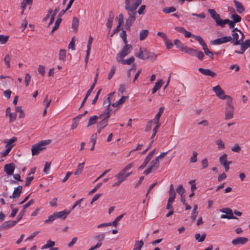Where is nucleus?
<instances>
[{
  "label": "nucleus",
  "mask_w": 250,
  "mask_h": 250,
  "mask_svg": "<svg viewBox=\"0 0 250 250\" xmlns=\"http://www.w3.org/2000/svg\"><path fill=\"white\" fill-rule=\"evenodd\" d=\"M176 11V8L174 6L167 7L163 9V11L167 14H169Z\"/></svg>",
  "instance_id": "nucleus-41"
},
{
  "label": "nucleus",
  "mask_w": 250,
  "mask_h": 250,
  "mask_svg": "<svg viewBox=\"0 0 250 250\" xmlns=\"http://www.w3.org/2000/svg\"><path fill=\"white\" fill-rule=\"evenodd\" d=\"M208 11L210 17L215 21L217 26L224 27L226 24L228 23L230 29L234 28L235 23L233 21H230L229 19L222 20L220 19V15L216 13L214 9H209Z\"/></svg>",
  "instance_id": "nucleus-1"
},
{
  "label": "nucleus",
  "mask_w": 250,
  "mask_h": 250,
  "mask_svg": "<svg viewBox=\"0 0 250 250\" xmlns=\"http://www.w3.org/2000/svg\"><path fill=\"white\" fill-rule=\"evenodd\" d=\"M233 2L238 13L241 14L245 11V8L241 2L236 0H234Z\"/></svg>",
  "instance_id": "nucleus-20"
},
{
  "label": "nucleus",
  "mask_w": 250,
  "mask_h": 250,
  "mask_svg": "<svg viewBox=\"0 0 250 250\" xmlns=\"http://www.w3.org/2000/svg\"><path fill=\"white\" fill-rule=\"evenodd\" d=\"M198 153L195 152L193 151L192 153V156L191 157L190 159V163H195L197 161V156Z\"/></svg>",
  "instance_id": "nucleus-61"
},
{
  "label": "nucleus",
  "mask_w": 250,
  "mask_h": 250,
  "mask_svg": "<svg viewBox=\"0 0 250 250\" xmlns=\"http://www.w3.org/2000/svg\"><path fill=\"white\" fill-rule=\"evenodd\" d=\"M99 118V117L96 115L91 116L88 120L87 127L95 125L97 123Z\"/></svg>",
  "instance_id": "nucleus-23"
},
{
  "label": "nucleus",
  "mask_w": 250,
  "mask_h": 250,
  "mask_svg": "<svg viewBox=\"0 0 250 250\" xmlns=\"http://www.w3.org/2000/svg\"><path fill=\"white\" fill-rule=\"evenodd\" d=\"M126 10L127 12V14L129 15V18H133L136 19V16L137 15L136 9L133 7H126Z\"/></svg>",
  "instance_id": "nucleus-19"
},
{
  "label": "nucleus",
  "mask_w": 250,
  "mask_h": 250,
  "mask_svg": "<svg viewBox=\"0 0 250 250\" xmlns=\"http://www.w3.org/2000/svg\"><path fill=\"white\" fill-rule=\"evenodd\" d=\"M70 213V211H66L65 210L55 212L56 218H61L65 219L67 215Z\"/></svg>",
  "instance_id": "nucleus-18"
},
{
  "label": "nucleus",
  "mask_w": 250,
  "mask_h": 250,
  "mask_svg": "<svg viewBox=\"0 0 250 250\" xmlns=\"http://www.w3.org/2000/svg\"><path fill=\"white\" fill-rule=\"evenodd\" d=\"M10 60H11V57L9 56V55H8V54L6 55L5 56L4 61L5 64H6V65L7 66V67L8 68L10 67Z\"/></svg>",
  "instance_id": "nucleus-54"
},
{
  "label": "nucleus",
  "mask_w": 250,
  "mask_h": 250,
  "mask_svg": "<svg viewBox=\"0 0 250 250\" xmlns=\"http://www.w3.org/2000/svg\"><path fill=\"white\" fill-rule=\"evenodd\" d=\"M124 215L125 214H122L118 216L117 217H116L114 221L113 222L111 223V225L114 227H116L118 224V222L122 219Z\"/></svg>",
  "instance_id": "nucleus-47"
},
{
  "label": "nucleus",
  "mask_w": 250,
  "mask_h": 250,
  "mask_svg": "<svg viewBox=\"0 0 250 250\" xmlns=\"http://www.w3.org/2000/svg\"><path fill=\"white\" fill-rule=\"evenodd\" d=\"M228 216H229L228 219H238V218L233 215L232 210H229V212H227Z\"/></svg>",
  "instance_id": "nucleus-62"
},
{
  "label": "nucleus",
  "mask_w": 250,
  "mask_h": 250,
  "mask_svg": "<svg viewBox=\"0 0 250 250\" xmlns=\"http://www.w3.org/2000/svg\"><path fill=\"white\" fill-rule=\"evenodd\" d=\"M219 162L220 164L224 167L225 171L228 172L229 170V165L231 163V162L227 161V155L226 154H223L219 158Z\"/></svg>",
  "instance_id": "nucleus-6"
},
{
  "label": "nucleus",
  "mask_w": 250,
  "mask_h": 250,
  "mask_svg": "<svg viewBox=\"0 0 250 250\" xmlns=\"http://www.w3.org/2000/svg\"><path fill=\"white\" fill-rule=\"evenodd\" d=\"M212 90L216 94V96L221 99L225 100V99H227V101H228L229 98H231L230 96L225 94L224 91L219 85L213 87Z\"/></svg>",
  "instance_id": "nucleus-5"
},
{
  "label": "nucleus",
  "mask_w": 250,
  "mask_h": 250,
  "mask_svg": "<svg viewBox=\"0 0 250 250\" xmlns=\"http://www.w3.org/2000/svg\"><path fill=\"white\" fill-rule=\"evenodd\" d=\"M66 12L64 10H62L59 14L57 17V19L55 21L54 26L53 27L52 31L50 32V34H53L54 32L59 27L60 23L62 21V16H63Z\"/></svg>",
  "instance_id": "nucleus-8"
},
{
  "label": "nucleus",
  "mask_w": 250,
  "mask_h": 250,
  "mask_svg": "<svg viewBox=\"0 0 250 250\" xmlns=\"http://www.w3.org/2000/svg\"><path fill=\"white\" fill-rule=\"evenodd\" d=\"M174 43L177 48L183 51H184L185 46H184V44H183L180 40L178 39L175 40Z\"/></svg>",
  "instance_id": "nucleus-32"
},
{
  "label": "nucleus",
  "mask_w": 250,
  "mask_h": 250,
  "mask_svg": "<svg viewBox=\"0 0 250 250\" xmlns=\"http://www.w3.org/2000/svg\"><path fill=\"white\" fill-rule=\"evenodd\" d=\"M56 219V217L55 214L54 213L53 214L50 215L48 217V219H47L46 220H45L44 221V223H45V224L50 223L52 222L54 220H55Z\"/></svg>",
  "instance_id": "nucleus-53"
},
{
  "label": "nucleus",
  "mask_w": 250,
  "mask_h": 250,
  "mask_svg": "<svg viewBox=\"0 0 250 250\" xmlns=\"http://www.w3.org/2000/svg\"><path fill=\"white\" fill-rule=\"evenodd\" d=\"M146 59L151 61H154L157 59V55L153 52H151L146 50H144Z\"/></svg>",
  "instance_id": "nucleus-16"
},
{
  "label": "nucleus",
  "mask_w": 250,
  "mask_h": 250,
  "mask_svg": "<svg viewBox=\"0 0 250 250\" xmlns=\"http://www.w3.org/2000/svg\"><path fill=\"white\" fill-rule=\"evenodd\" d=\"M197 50H195L185 46L184 51L185 52L188 53L192 56H195Z\"/></svg>",
  "instance_id": "nucleus-29"
},
{
  "label": "nucleus",
  "mask_w": 250,
  "mask_h": 250,
  "mask_svg": "<svg viewBox=\"0 0 250 250\" xmlns=\"http://www.w3.org/2000/svg\"><path fill=\"white\" fill-rule=\"evenodd\" d=\"M152 124H153L152 120H150L147 122L146 127V129H145V131L146 132H148L150 130V129L152 127Z\"/></svg>",
  "instance_id": "nucleus-60"
},
{
  "label": "nucleus",
  "mask_w": 250,
  "mask_h": 250,
  "mask_svg": "<svg viewBox=\"0 0 250 250\" xmlns=\"http://www.w3.org/2000/svg\"><path fill=\"white\" fill-rule=\"evenodd\" d=\"M84 164V163H82L79 164L78 167L74 173L75 175H79L82 173L83 168Z\"/></svg>",
  "instance_id": "nucleus-42"
},
{
  "label": "nucleus",
  "mask_w": 250,
  "mask_h": 250,
  "mask_svg": "<svg viewBox=\"0 0 250 250\" xmlns=\"http://www.w3.org/2000/svg\"><path fill=\"white\" fill-rule=\"evenodd\" d=\"M15 169V165L14 163L6 164L4 167V171L8 175H11L13 174Z\"/></svg>",
  "instance_id": "nucleus-10"
},
{
  "label": "nucleus",
  "mask_w": 250,
  "mask_h": 250,
  "mask_svg": "<svg viewBox=\"0 0 250 250\" xmlns=\"http://www.w3.org/2000/svg\"><path fill=\"white\" fill-rule=\"evenodd\" d=\"M240 44L243 46V49H247L250 47V39L247 40L244 42H240Z\"/></svg>",
  "instance_id": "nucleus-49"
},
{
  "label": "nucleus",
  "mask_w": 250,
  "mask_h": 250,
  "mask_svg": "<svg viewBox=\"0 0 250 250\" xmlns=\"http://www.w3.org/2000/svg\"><path fill=\"white\" fill-rule=\"evenodd\" d=\"M248 241V239L246 237H238L232 240V244L233 245H237L239 244H244Z\"/></svg>",
  "instance_id": "nucleus-15"
},
{
  "label": "nucleus",
  "mask_w": 250,
  "mask_h": 250,
  "mask_svg": "<svg viewBox=\"0 0 250 250\" xmlns=\"http://www.w3.org/2000/svg\"><path fill=\"white\" fill-rule=\"evenodd\" d=\"M104 105H105L106 108H111L110 105L111 104V100L109 99V98H107L104 101L103 103Z\"/></svg>",
  "instance_id": "nucleus-59"
},
{
  "label": "nucleus",
  "mask_w": 250,
  "mask_h": 250,
  "mask_svg": "<svg viewBox=\"0 0 250 250\" xmlns=\"http://www.w3.org/2000/svg\"><path fill=\"white\" fill-rule=\"evenodd\" d=\"M133 166L132 163L128 164L127 165H126L123 169H122L121 171L123 172V173L126 172L128 170H129L131 168V167Z\"/></svg>",
  "instance_id": "nucleus-63"
},
{
  "label": "nucleus",
  "mask_w": 250,
  "mask_h": 250,
  "mask_svg": "<svg viewBox=\"0 0 250 250\" xmlns=\"http://www.w3.org/2000/svg\"><path fill=\"white\" fill-rule=\"evenodd\" d=\"M195 56H196L200 61H202L205 56L204 53L201 51L198 50H197Z\"/></svg>",
  "instance_id": "nucleus-58"
},
{
  "label": "nucleus",
  "mask_w": 250,
  "mask_h": 250,
  "mask_svg": "<svg viewBox=\"0 0 250 250\" xmlns=\"http://www.w3.org/2000/svg\"><path fill=\"white\" fill-rule=\"evenodd\" d=\"M9 38V36H4V35H0V42L1 44H5L8 39Z\"/></svg>",
  "instance_id": "nucleus-52"
},
{
  "label": "nucleus",
  "mask_w": 250,
  "mask_h": 250,
  "mask_svg": "<svg viewBox=\"0 0 250 250\" xmlns=\"http://www.w3.org/2000/svg\"><path fill=\"white\" fill-rule=\"evenodd\" d=\"M22 187L21 186H19L14 190L13 194L10 195V198H18L20 196V194L22 192Z\"/></svg>",
  "instance_id": "nucleus-14"
},
{
  "label": "nucleus",
  "mask_w": 250,
  "mask_h": 250,
  "mask_svg": "<svg viewBox=\"0 0 250 250\" xmlns=\"http://www.w3.org/2000/svg\"><path fill=\"white\" fill-rule=\"evenodd\" d=\"M198 70L202 74L206 76H209L212 78L216 76V74L209 69L200 68H199Z\"/></svg>",
  "instance_id": "nucleus-13"
},
{
  "label": "nucleus",
  "mask_w": 250,
  "mask_h": 250,
  "mask_svg": "<svg viewBox=\"0 0 250 250\" xmlns=\"http://www.w3.org/2000/svg\"><path fill=\"white\" fill-rule=\"evenodd\" d=\"M162 80H160L158 82H157L155 83V84L154 86V87L152 89V93H155L157 90H158L161 87L162 83Z\"/></svg>",
  "instance_id": "nucleus-37"
},
{
  "label": "nucleus",
  "mask_w": 250,
  "mask_h": 250,
  "mask_svg": "<svg viewBox=\"0 0 250 250\" xmlns=\"http://www.w3.org/2000/svg\"><path fill=\"white\" fill-rule=\"evenodd\" d=\"M149 166L151 167L153 170L157 169L159 167V160L155 158L151 162Z\"/></svg>",
  "instance_id": "nucleus-25"
},
{
  "label": "nucleus",
  "mask_w": 250,
  "mask_h": 250,
  "mask_svg": "<svg viewBox=\"0 0 250 250\" xmlns=\"http://www.w3.org/2000/svg\"><path fill=\"white\" fill-rule=\"evenodd\" d=\"M93 90H91L90 88H89L88 91H87L86 92V94L82 103V104L80 107V109L84 105V103L86 102L88 97L90 96V95L91 94L92 91Z\"/></svg>",
  "instance_id": "nucleus-40"
},
{
  "label": "nucleus",
  "mask_w": 250,
  "mask_h": 250,
  "mask_svg": "<svg viewBox=\"0 0 250 250\" xmlns=\"http://www.w3.org/2000/svg\"><path fill=\"white\" fill-rule=\"evenodd\" d=\"M156 148H155L154 149H153L152 151L149 153L148 155L146 156L145 160H144L143 163L138 168L139 169H143L146 167V166L147 165V164L151 159L152 157L154 154Z\"/></svg>",
  "instance_id": "nucleus-9"
},
{
  "label": "nucleus",
  "mask_w": 250,
  "mask_h": 250,
  "mask_svg": "<svg viewBox=\"0 0 250 250\" xmlns=\"http://www.w3.org/2000/svg\"><path fill=\"white\" fill-rule=\"evenodd\" d=\"M14 146V145H11V146H6L7 147L5 151L1 152V157H6L9 154V153L10 152V151H11L12 148Z\"/></svg>",
  "instance_id": "nucleus-43"
},
{
  "label": "nucleus",
  "mask_w": 250,
  "mask_h": 250,
  "mask_svg": "<svg viewBox=\"0 0 250 250\" xmlns=\"http://www.w3.org/2000/svg\"><path fill=\"white\" fill-rule=\"evenodd\" d=\"M134 0H125V9L126 10V7H133L134 6Z\"/></svg>",
  "instance_id": "nucleus-55"
},
{
  "label": "nucleus",
  "mask_w": 250,
  "mask_h": 250,
  "mask_svg": "<svg viewBox=\"0 0 250 250\" xmlns=\"http://www.w3.org/2000/svg\"><path fill=\"white\" fill-rule=\"evenodd\" d=\"M114 18V15L113 12L112 11L109 12L108 18L107 19L106 25L108 29L110 31L112 28V25L113 19Z\"/></svg>",
  "instance_id": "nucleus-17"
},
{
  "label": "nucleus",
  "mask_w": 250,
  "mask_h": 250,
  "mask_svg": "<svg viewBox=\"0 0 250 250\" xmlns=\"http://www.w3.org/2000/svg\"><path fill=\"white\" fill-rule=\"evenodd\" d=\"M16 117H17L16 112L10 113V115H9L10 123L14 122L16 119Z\"/></svg>",
  "instance_id": "nucleus-64"
},
{
  "label": "nucleus",
  "mask_w": 250,
  "mask_h": 250,
  "mask_svg": "<svg viewBox=\"0 0 250 250\" xmlns=\"http://www.w3.org/2000/svg\"><path fill=\"white\" fill-rule=\"evenodd\" d=\"M144 244V243L142 240L136 241L135 243L133 250H141Z\"/></svg>",
  "instance_id": "nucleus-24"
},
{
  "label": "nucleus",
  "mask_w": 250,
  "mask_h": 250,
  "mask_svg": "<svg viewBox=\"0 0 250 250\" xmlns=\"http://www.w3.org/2000/svg\"><path fill=\"white\" fill-rule=\"evenodd\" d=\"M16 112H19L20 115H19V118H24L25 116V114L23 111V110L22 109L21 106H16Z\"/></svg>",
  "instance_id": "nucleus-48"
},
{
  "label": "nucleus",
  "mask_w": 250,
  "mask_h": 250,
  "mask_svg": "<svg viewBox=\"0 0 250 250\" xmlns=\"http://www.w3.org/2000/svg\"><path fill=\"white\" fill-rule=\"evenodd\" d=\"M215 143L218 146V148L219 149H223L225 148V144L221 139L217 140Z\"/></svg>",
  "instance_id": "nucleus-46"
},
{
  "label": "nucleus",
  "mask_w": 250,
  "mask_h": 250,
  "mask_svg": "<svg viewBox=\"0 0 250 250\" xmlns=\"http://www.w3.org/2000/svg\"><path fill=\"white\" fill-rule=\"evenodd\" d=\"M231 18L233 19L232 21L235 23L239 22L241 21V17L236 14H232L231 16Z\"/></svg>",
  "instance_id": "nucleus-44"
},
{
  "label": "nucleus",
  "mask_w": 250,
  "mask_h": 250,
  "mask_svg": "<svg viewBox=\"0 0 250 250\" xmlns=\"http://www.w3.org/2000/svg\"><path fill=\"white\" fill-rule=\"evenodd\" d=\"M116 66H112L111 70H110V71L109 72V73L108 74V80H110L113 76L114 75L115 72V71H116Z\"/></svg>",
  "instance_id": "nucleus-57"
},
{
  "label": "nucleus",
  "mask_w": 250,
  "mask_h": 250,
  "mask_svg": "<svg viewBox=\"0 0 250 250\" xmlns=\"http://www.w3.org/2000/svg\"><path fill=\"white\" fill-rule=\"evenodd\" d=\"M206 237V234L205 233H203L202 235L201 236L200 233H196L195 235V239L198 242H202L204 241Z\"/></svg>",
  "instance_id": "nucleus-28"
},
{
  "label": "nucleus",
  "mask_w": 250,
  "mask_h": 250,
  "mask_svg": "<svg viewBox=\"0 0 250 250\" xmlns=\"http://www.w3.org/2000/svg\"><path fill=\"white\" fill-rule=\"evenodd\" d=\"M17 140V138L16 137H13L10 139L5 140L3 142L6 144V146H9L13 145L12 144L16 142Z\"/></svg>",
  "instance_id": "nucleus-33"
},
{
  "label": "nucleus",
  "mask_w": 250,
  "mask_h": 250,
  "mask_svg": "<svg viewBox=\"0 0 250 250\" xmlns=\"http://www.w3.org/2000/svg\"><path fill=\"white\" fill-rule=\"evenodd\" d=\"M193 38H195L199 42L202 47L206 45V43L200 36H193Z\"/></svg>",
  "instance_id": "nucleus-51"
},
{
  "label": "nucleus",
  "mask_w": 250,
  "mask_h": 250,
  "mask_svg": "<svg viewBox=\"0 0 250 250\" xmlns=\"http://www.w3.org/2000/svg\"><path fill=\"white\" fill-rule=\"evenodd\" d=\"M111 108H105L104 111L101 112L99 115V118L101 119L108 120L111 116Z\"/></svg>",
  "instance_id": "nucleus-12"
},
{
  "label": "nucleus",
  "mask_w": 250,
  "mask_h": 250,
  "mask_svg": "<svg viewBox=\"0 0 250 250\" xmlns=\"http://www.w3.org/2000/svg\"><path fill=\"white\" fill-rule=\"evenodd\" d=\"M79 24V19L76 17H74L72 20V28L74 31L77 32Z\"/></svg>",
  "instance_id": "nucleus-21"
},
{
  "label": "nucleus",
  "mask_w": 250,
  "mask_h": 250,
  "mask_svg": "<svg viewBox=\"0 0 250 250\" xmlns=\"http://www.w3.org/2000/svg\"><path fill=\"white\" fill-rule=\"evenodd\" d=\"M232 99L229 98V100L227 101V107L225 111V119L228 120L231 119L233 116V106L232 104Z\"/></svg>",
  "instance_id": "nucleus-4"
},
{
  "label": "nucleus",
  "mask_w": 250,
  "mask_h": 250,
  "mask_svg": "<svg viewBox=\"0 0 250 250\" xmlns=\"http://www.w3.org/2000/svg\"><path fill=\"white\" fill-rule=\"evenodd\" d=\"M83 198H81L80 200L77 201L68 211H70V213L71 211L72 210H73L78 205L79 206V207H81L80 204H81V202L83 200Z\"/></svg>",
  "instance_id": "nucleus-56"
},
{
  "label": "nucleus",
  "mask_w": 250,
  "mask_h": 250,
  "mask_svg": "<svg viewBox=\"0 0 250 250\" xmlns=\"http://www.w3.org/2000/svg\"><path fill=\"white\" fill-rule=\"evenodd\" d=\"M225 43L224 38H220L211 41V44L213 45H218Z\"/></svg>",
  "instance_id": "nucleus-39"
},
{
  "label": "nucleus",
  "mask_w": 250,
  "mask_h": 250,
  "mask_svg": "<svg viewBox=\"0 0 250 250\" xmlns=\"http://www.w3.org/2000/svg\"><path fill=\"white\" fill-rule=\"evenodd\" d=\"M176 191L181 196L184 195L186 191L183 186L182 185H180L178 186L177 188L176 189Z\"/></svg>",
  "instance_id": "nucleus-50"
},
{
  "label": "nucleus",
  "mask_w": 250,
  "mask_h": 250,
  "mask_svg": "<svg viewBox=\"0 0 250 250\" xmlns=\"http://www.w3.org/2000/svg\"><path fill=\"white\" fill-rule=\"evenodd\" d=\"M144 50H143L142 47L140 48L139 51L138 53H136L135 56L136 57L142 59L146 60L145 55H144Z\"/></svg>",
  "instance_id": "nucleus-38"
},
{
  "label": "nucleus",
  "mask_w": 250,
  "mask_h": 250,
  "mask_svg": "<svg viewBox=\"0 0 250 250\" xmlns=\"http://www.w3.org/2000/svg\"><path fill=\"white\" fill-rule=\"evenodd\" d=\"M132 49V46L131 45H125L123 48L117 55V61L120 62L121 59H123L127 56L130 53Z\"/></svg>",
  "instance_id": "nucleus-3"
},
{
  "label": "nucleus",
  "mask_w": 250,
  "mask_h": 250,
  "mask_svg": "<svg viewBox=\"0 0 250 250\" xmlns=\"http://www.w3.org/2000/svg\"><path fill=\"white\" fill-rule=\"evenodd\" d=\"M115 177L117 181L113 185V187H119L122 182L126 179L125 174L121 171Z\"/></svg>",
  "instance_id": "nucleus-7"
},
{
  "label": "nucleus",
  "mask_w": 250,
  "mask_h": 250,
  "mask_svg": "<svg viewBox=\"0 0 250 250\" xmlns=\"http://www.w3.org/2000/svg\"><path fill=\"white\" fill-rule=\"evenodd\" d=\"M134 58L133 57H131L128 59L123 60L121 59L120 62H121L123 64H131L134 61Z\"/></svg>",
  "instance_id": "nucleus-31"
},
{
  "label": "nucleus",
  "mask_w": 250,
  "mask_h": 250,
  "mask_svg": "<svg viewBox=\"0 0 250 250\" xmlns=\"http://www.w3.org/2000/svg\"><path fill=\"white\" fill-rule=\"evenodd\" d=\"M203 50L205 52V53L206 54V55L208 56L209 57H210L211 59L213 58V54L212 52L208 49V46L207 44L205 46L203 47Z\"/></svg>",
  "instance_id": "nucleus-35"
},
{
  "label": "nucleus",
  "mask_w": 250,
  "mask_h": 250,
  "mask_svg": "<svg viewBox=\"0 0 250 250\" xmlns=\"http://www.w3.org/2000/svg\"><path fill=\"white\" fill-rule=\"evenodd\" d=\"M18 221H8L4 222L0 226V230H3L15 226Z\"/></svg>",
  "instance_id": "nucleus-11"
},
{
  "label": "nucleus",
  "mask_w": 250,
  "mask_h": 250,
  "mask_svg": "<svg viewBox=\"0 0 250 250\" xmlns=\"http://www.w3.org/2000/svg\"><path fill=\"white\" fill-rule=\"evenodd\" d=\"M66 57V50L65 49H61L59 53V59L60 60L64 61Z\"/></svg>",
  "instance_id": "nucleus-45"
},
{
  "label": "nucleus",
  "mask_w": 250,
  "mask_h": 250,
  "mask_svg": "<svg viewBox=\"0 0 250 250\" xmlns=\"http://www.w3.org/2000/svg\"><path fill=\"white\" fill-rule=\"evenodd\" d=\"M55 243L51 240L47 241L46 244L42 246V249H46L48 248H52L55 246Z\"/></svg>",
  "instance_id": "nucleus-36"
},
{
  "label": "nucleus",
  "mask_w": 250,
  "mask_h": 250,
  "mask_svg": "<svg viewBox=\"0 0 250 250\" xmlns=\"http://www.w3.org/2000/svg\"><path fill=\"white\" fill-rule=\"evenodd\" d=\"M108 121L104 119H102L97 125V127H101V128H104L108 125Z\"/></svg>",
  "instance_id": "nucleus-34"
},
{
  "label": "nucleus",
  "mask_w": 250,
  "mask_h": 250,
  "mask_svg": "<svg viewBox=\"0 0 250 250\" xmlns=\"http://www.w3.org/2000/svg\"><path fill=\"white\" fill-rule=\"evenodd\" d=\"M51 140L42 141L32 146V153L33 155H38L41 151L45 148V146L50 143Z\"/></svg>",
  "instance_id": "nucleus-2"
},
{
  "label": "nucleus",
  "mask_w": 250,
  "mask_h": 250,
  "mask_svg": "<svg viewBox=\"0 0 250 250\" xmlns=\"http://www.w3.org/2000/svg\"><path fill=\"white\" fill-rule=\"evenodd\" d=\"M60 9L59 7H56L54 10L53 13L51 16L50 21L48 24V26H50L54 21L55 16L57 13L60 11Z\"/></svg>",
  "instance_id": "nucleus-30"
},
{
  "label": "nucleus",
  "mask_w": 250,
  "mask_h": 250,
  "mask_svg": "<svg viewBox=\"0 0 250 250\" xmlns=\"http://www.w3.org/2000/svg\"><path fill=\"white\" fill-rule=\"evenodd\" d=\"M135 19L128 18L126 20L125 28L126 30H129L132 24L134 23Z\"/></svg>",
  "instance_id": "nucleus-22"
},
{
  "label": "nucleus",
  "mask_w": 250,
  "mask_h": 250,
  "mask_svg": "<svg viewBox=\"0 0 250 250\" xmlns=\"http://www.w3.org/2000/svg\"><path fill=\"white\" fill-rule=\"evenodd\" d=\"M232 41L234 42L233 44L235 45L240 44V41L239 39V35L237 33L234 32L232 34Z\"/></svg>",
  "instance_id": "nucleus-26"
},
{
  "label": "nucleus",
  "mask_w": 250,
  "mask_h": 250,
  "mask_svg": "<svg viewBox=\"0 0 250 250\" xmlns=\"http://www.w3.org/2000/svg\"><path fill=\"white\" fill-rule=\"evenodd\" d=\"M148 30L145 29L142 30L140 31L139 39L140 41L144 40L148 35Z\"/></svg>",
  "instance_id": "nucleus-27"
}]
</instances>
